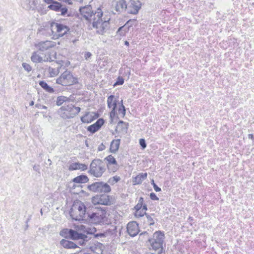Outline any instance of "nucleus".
I'll return each mask as SVG.
<instances>
[{"mask_svg": "<svg viewBox=\"0 0 254 254\" xmlns=\"http://www.w3.org/2000/svg\"><path fill=\"white\" fill-rule=\"evenodd\" d=\"M120 145V139H114L112 141L110 144V152L113 153H116L119 150Z\"/></svg>", "mask_w": 254, "mask_h": 254, "instance_id": "nucleus-20", "label": "nucleus"}, {"mask_svg": "<svg viewBox=\"0 0 254 254\" xmlns=\"http://www.w3.org/2000/svg\"><path fill=\"white\" fill-rule=\"evenodd\" d=\"M83 234L77 232V231L73 230L72 229L70 231V236L69 238L72 240H78L80 239L81 237H83Z\"/></svg>", "mask_w": 254, "mask_h": 254, "instance_id": "nucleus-27", "label": "nucleus"}, {"mask_svg": "<svg viewBox=\"0 0 254 254\" xmlns=\"http://www.w3.org/2000/svg\"><path fill=\"white\" fill-rule=\"evenodd\" d=\"M107 106L109 108H116L117 101L115 98V96L111 95L109 96L107 98Z\"/></svg>", "mask_w": 254, "mask_h": 254, "instance_id": "nucleus-23", "label": "nucleus"}, {"mask_svg": "<svg viewBox=\"0 0 254 254\" xmlns=\"http://www.w3.org/2000/svg\"><path fill=\"white\" fill-rule=\"evenodd\" d=\"M112 109L110 114V117L112 121L113 119L115 117L116 114V108H112Z\"/></svg>", "mask_w": 254, "mask_h": 254, "instance_id": "nucleus-41", "label": "nucleus"}, {"mask_svg": "<svg viewBox=\"0 0 254 254\" xmlns=\"http://www.w3.org/2000/svg\"><path fill=\"white\" fill-rule=\"evenodd\" d=\"M55 46V43L51 41H42L38 43L36 46L39 50L44 52Z\"/></svg>", "mask_w": 254, "mask_h": 254, "instance_id": "nucleus-15", "label": "nucleus"}, {"mask_svg": "<svg viewBox=\"0 0 254 254\" xmlns=\"http://www.w3.org/2000/svg\"><path fill=\"white\" fill-rule=\"evenodd\" d=\"M80 108L75 107L72 104H64L58 110L60 116L64 119L73 118L80 111Z\"/></svg>", "mask_w": 254, "mask_h": 254, "instance_id": "nucleus-3", "label": "nucleus"}, {"mask_svg": "<svg viewBox=\"0 0 254 254\" xmlns=\"http://www.w3.org/2000/svg\"><path fill=\"white\" fill-rule=\"evenodd\" d=\"M127 13L136 14L141 8V3L138 0H131L127 4Z\"/></svg>", "mask_w": 254, "mask_h": 254, "instance_id": "nucleus-12", "label": "nucleus"}, {"mask_svg": "<svg viewBox=\"0 0 254 254\" xmlns=\"http://www.w3.org/2000/svg\"><path fill=\"white\" fill-rule=\"evenodd\" d=\"M39 85L44 89L45 91L49 93H53L54 92V89L49 86L48 84L44 81H41L39 82Z\"/></svg>", "mask_w": 254, "mask_h": 254, "instance_id": "nucleus-31", "label": "nucleus"}, {"mask_svg": "<svg viewBox=\"0 0 254 254\" xmlns=\"http://www.w3.org/2000/svg\"><path fill=\"white\" fill-rule=\"evenodd\" d=\"M151 184L153 186V184H156L155 183H154V181L153 180H151Z\"/></svg>", "mask_w": 254, "mask_h": 254, "instance_id": "nucleus-59", "label": "nucleus"}, {"mask_svg": "<svg viewBox=\"0 0 254 254\" xmlns=\"http://www.w3.org/2000/svg\"><path fill=\"white\" fill-rule=\"evenodd\" d=\"M91 56V54L89 52H87L85 54V58L86 60L89 58Z\"/></svg>", "mask_w": 254, "mask_h": 254, "instance_id": "nucleus-50", "label": "nucleus"}, {"mask_svg": "<svg viewBox=\"0 0 254 254\" xmlns=\"http://www.w3.org/2000/svg\"><path fill=\"white\" fill-rule=\"evenodd\" d=\"M139 144L143 149L145 148L146 147L145 140L144 139L141 138L139 139Z\"/></svg>", "mask_w": 254, "mask_h": 254, "instance_id": "nucleus-42", "label": "nucleus"}, {"mask_svg": "<svg viewBox=\"0 0 254 254\" xmlns=\"http://www.w3.org/2000/svg\"><path fill=\"white\" fill-rule=\"evenodd\" d=\"M85 145H86V146L87 147H88V140H85Z\"/></svg>", "mask_w": 254, "mask_h": 254, "instance_id": "nucleus-55", "label": "nucleus"}, {"mask_svg": "<svg viewBox=\"0 0 254 254\" xmlns=\"http://www.w3.org/2000/svg\"><path fill=\"white\" fill-rule=\"evenodd\" d=\"M248 137H249V138L252 139H253L254 136L252 134H248Z\"/></svg>", "mask_w": 254, "mask_h": 254, "instance_id": "nucleus-54", "label": "nucleus"}, {"mask_svg": "<svg viewBox=\"0 0 254 254\" xmlns=\"http://www.w3.org/2000/svg\"><path fill=\"white\" fill-rule=\"evenodd\" d=\"M92 202L94 205H110L112 204L110 196L106 194L96 195L93 196L92 198Z\"/></svg>", "mask_w": 254, "mask_h": 254, "instance_id": "nucleus-11", "label": "nucleus"}, {"mask_svg": "<svg viewBox=\"0 0 254 254\" xmlns=\"http://www.w3.org/2000/svg\"><path fill=\"white\" fill-rule=\"evenodd\" d=\"M80 227L82 228V227H84V226L83 225H81Z\"/></svg>", "mask_w": 254, "mask_h": 254, "instance_id": "nucleus-61", "label": "nucleus"}, {"mask_svg": "<svg viewBox=\"0 0 254 254\" xmlns=\"http://www.w3.org/2000/svg\"><path fill=\"white\" fill-rule=\"evenodd\" d=\"M104 123V121L103 119H99L95 123L89 126L87 130L91 133H95L100 128Z\"/></svg>", "mask_w": 254, "mask_h": 254, "instance_id": "nucleus-16", "label": "nucleus"}, {"mask_svg": "<svg viewBox=\"0 0 254 254\" xmlns=\"http://www.w3.org/2000/svg\"><path fill=\"white\" fill-rule=\"evenodd\" d=\"M98 246L100 247V253H97L98 254H102V250L101 249V247H103V245L101 243H98Z\"/></svg>", "mask_w": 254, "mask_h": 254, "instance_id": "nucleus-51", "label": "nucleus"}, {"mask_svg": "<svg viewBox=\"0 0 254 254\" xmlns=\"http://www.w3.org/2000/svg\"><path fill=\"white\" fill-rule=\"evenodd\" d=\"M153 188L154 190L157 191H160L161 190V189L158 187L156 184H153Z\"/></svg>", "mask_w": 254, "mask_h": 254, "instance_id": "nucleus-48", "label": "nucleus"}, {"mask_svg": "<svg viewBox=\"0 0 254 254\" xmlns=\"http://www.w3.org/2000/svg\"><path fill=\"white\" fill-rule=\"evenodd\" d=\"M106 170L104 162L100 159H94L90 164L89 173L96 177H101Z\"/></svg>", "mask_w": 254, "mask_h": 254, "instance_id": "nucleus-9", "label": "nucleus"}, {"mask_svg": "<svg viewBox=\"0 0 254 254\" xmlns=\"http://www.w3.org/2000/svg\"><path fill=\"white\" fill-rule=\"evenodd\" d=\"M105 159L108 162V167L110 170L115 172L118 169L117 162L115 158L112 155H108Z\"/></svg>", "mask_w": 254, "mask_h": 254, "instance_id": "nucleus-14", "label": "nucleus"}, {"mask_svg": "<svg viewBox=\"0 0 254 254\" xmlns=\"http://www.w3.org/2000/svg\"><path fill=\"white\" fill-rule=\"evenodd\" d=\"M60 11H61V12L62 15H65L67 13V9L65 7H62V6L61 8L60 9Z\"/></svg>", "mask_w": 254, "mask_h": 254, "instance_id": "nucleus-43", "label": "nucleus"}, {"mask_svg": "<svg viewBox=\"0 0 254 254\" xmlns=\"http://www.w3.org/2000/svg\"><path fill=\"white\" fill-rule=\"evenodd\" d=\"M88 168L87 166L84 164L80 163L79 162L73 163L70 164L68 167V169L70 171L81 170L84 171L87 170Z\"/></svg>", "mask_w": 254, "mask_h": 254, "instance_id": "nucleus-18", "label": "nucleus"}, {"mask_svg": "<svg viewBox=\"0 0 254 254\" xmlns=\"http://www.w3.org/2000/svg\"><path fill=\"white\" fill-rule=\"evenodd\" d=\"M41 213L42 214V210H41Z\"/></svg>", "mask_w": 254, "mask_h": 254, "instance_id": "nucleus-62", "label": "nucleus"}, {"mask_svg": "<svg viewBox=\"0 0 254 254\" xmlns=\"http://www.w3.org/2000/svg\"><path fill=\"white\" fill-rule=\"evenodd\" d=\"M106 215V213L105 210H97L95 212H87L85 220L89 223L98 224L104 222Z\"/></svg>", "mask_w": 254, "mask_h": 254, "instance_id": "nucleus-7", "label": "nucleus"}, {"mask_svg": "<svg viewBox=\"0 0 254 254\" xmlns=\"http://www.w3.org/2000/svg\"><path fill=\"white\" fill-rule=\"evenodd\" d=\"M164 239V235L161 231H156L153 235V238L148 239V242L150 246V249L154 251L158 250V253L160 254L162 252V244Z\"/></svg>", "mask_w": 254, "mask_h": 254, "instance_id": "nucleus-5", "label": "nucleus"}, {"mask_svg": "<svg viewBox=\"0 0 254 254\" xmlns=\"http://www.w3.org/2000/svg\"><path fill=\"white\" fill-rule=\"evenodd\" d=\"M115 10L120 13L125 11L127 12V6L125 0H119L116 2L115 5Z\"/></svg>", "mask_w": 254, "mask_h": 254, "instance_id": "nucleus-17", "label": "nucleus"}, {"mask_svg": "<svg viewBox=\"0 0 254 254\" xmlns=\"http://www.w3.org/2000/svg\"><path fill=\"white\" fill-rule=\"evenodd\" d=\"M142 210L141 211H143L144 212H145V211L147 210V205L146 204H143L142 206Z\"/></svg>", "mask_w": 254, "mask_h": 254, "instance_id": "nucleus-52", "label": "nucleus"}, {"mask_svg": "<svg viewBox=\"0 0 254 254\" xmlns=\"http://www.w3.org/2000/svg\"><path fill=\"white\" fill-rule=\"evenodd\" d=\"M88 189L95 192L108 193L111 191V188L107 183L103 182H97L88 186Z\"/></svg>", "mask_w": 254, "mask_h": 254, "instance_id": "nucleus-10", "label": "nucleus"}, {"mask_svg": "<svg viewBox=\"0 0 254 254\" xmlns=\"http://www.w3.org/2000/svg\"><path fill=\"white\" fill-rule=\"evenodd\" d=\"M43 52L38 50L36 52L33 53L31 57V61L36 63H42L46 62H52L56 59V53L53 52V55H51L52 53L48 54V55L44 54L42 53Z\"/></svg>", "mask_w": 254, "mask_h": 254, "instance_id": "nucleus-8", "label": "nucleus"}, {"mask_svg": "<svg viewBox=\"0 0 254 254\" xmlns=\"http://www.w3.org/2000/svg\"><path fill=\"white\" fill-rule=\"evenodd\" d=\"M150 197L152 200H158L159 199V198L156 196V195L154 192L150 193Z\"/></svg>", "mask_w": 254, "mask_h": 254, "instance_id": "nucleus-44", "label": "nucleus"}, {"mask_svg": "<svg viewBox=\"0 0 254 254\" xmlns=\"http://www.w3.org/2000/svg\"><path fill=\"white\" fill-rule=\"evenodd\" d=\"M73 182L78 184L86 183L89 181V179L86 175H80L73 179Z\"/></svg>", "mask_w": 254, "mask_h": 254, "instance_id": "nucleus-24", "label": "nucleus"}, {"mask_svg": "<svg viewBox=\"0 0 254 254\" xmlns=\"http://www.w3.org/2000/svg\"><path fill=\"white\" fill-rule=\"evenodd\" d=\"M124 83V79L122 77H118L117 78V81L114 84V86L117 85H123Z\"/></svg>", "mask_w": 254, "mask_h": 254, "instance_id": "nucleus-38", "label": "nucleus"}, {"mask_svg": "<svg viewBox=\"0 0 254 254\" xmlns=\"http://www.w3.org/2000/svg\"><path fill=\"white\" fill-rule=\"evenodd\" d=\"M145 215V213L143 211H141V210H139L138 211H136L135 213V216L136 217H143Z\"/></svg>", "mask_w": 254, "mask_h": 254, "instance_id": "nucleus-40", "label": "nucleus"}, {"mask_svg": "<svg viewBox=\"0 0 254 254\" xmlns=\"http://www.w3.org/2000/svg\"><path fill=\"white\" fill-rule=\"evenodd\" d=\"M128 31L129 27L127 25V24H126L118 29L117 34L121 36H123L125 35L126 33H127Z\"/></svg>", "mask_w": 254, "mask_h": 254, "instance_id": "nucleus-30", "label": "nucleus"}, {"mask_svg": "<svg viewBox=\"0 0 254 254\" xmlns=\"http://www.w3.org/2000/svg\"><path fill=\"white\" fill-rule=\"evenodd\" d=\"M64 1L66 2H68L69 4L71 3L69 1H70V0H63Z\"/></svg>", "mask_w": 254, "mask_h": 254, "instance_id": "nucleus-57", "label": "nucleus"}, {"mask_svg": "<svg viewBox=\"0 0 254 254\" xmlns=\"http://www.w3.org/2000/svg\"><path fill=\"white\" fill-rule=\"evenodd\" d=\"M148 233L147 232H144L143 233H141L140 234V238L141 237L146 236V238H148Z\"/></svg>", "mask_w": 254, "mask_h": 254, "instance_id": "nucleus-49", "label": "nucleus"}, {"mask_svg": "<svg viewBox=\"0 0 254 254\" xmlns=\"http://www.w3.org/2000/svg\"><path fill=\"white\" fill-rule=\"evenodd\" d=\"M59 69L58 67L57 69L50 68H49V72L51 76H55L57 75L59 73Z\"/></svg>", "mask_w": 254, "mask_h": 254, "instance_id": "nucleus-37", "label": "nucleus"}, {"mask_svg": "<svg viewBox=\"0 0 254 254\" xmlns=\"http://www.w3.org/2000/svg\"><path fill=\"white\" fill-rule=\"evenodd\" d=\"M86 207L83 203L81 201L75 203L70 211V215L72 219L76 221H83L85 219Z\"/></svg>", "mask_w": 254, "mask_h": 254, "instance_id": "nucleus-4", "label": "nucleus"}, {"mask_svg": "<svg viewBox=\"0 0 254 254\" xmlns=\"http://www.w3.org/2000/svg\"><path fill=\"white\" fill-rule=\"evenodd\" d=\"M147 176L146 173H140L136 177L133 178L132 182L133 185H139L142 183V181L146 179Z\"/></svg>", "mask_w": 254, "mask_h": 254, "instance_id": "nucleus-19", "label": "nucleus"}, {"mask_svg": "<svg viewBox=\"0 0 254 254\" xmlns=\"http://www.w3.org/2000/svg\"><path fill=\"white\" fill-rule=\"evenodd\" d=\"M34 104V101H32L30 103V106H33Z\"/></svg>", "mask_w": 254, "mask_h": 254, "instance_id": "nucleus-56", "label": "nucleus"}, {"mask_svg": "<svg viewBox=\"0 0 254 254\" xmlns=\"http://www.w3.org/2000/svg\"><path fill=\"white\" fill-rule=\"evenodd\" d=\"M81 15L85 19L91 21H93L92 25L96 29V32L99 34H104L110 28V18L102 19L103 11L99 7L94 12L92 10L91 5H86L79 8Z\"/></svg>", "mask_w": 254, "mask_h": 254, "instance_id": "nucleus-1", "label": "nucleus"}, {"mask_svg": "<svg viewBox=\"0 0 254 254\" xmlns=\"http://www.w3.org/2000/svg\"><path fill=\"white\" fill-rule=\"evenodd\" d=\"M45 2L48 4L51 3V2L53 1V0H43Z\"/></svg>", "mask_w": 254, "mask_h": 254, "instance_id": "nucleus-53", "label": "nucleus"}, {"mask_svg": "<svg viewBox=\"0 0 254 254\" xmlns=\"http://www.w3.org/2000/svg\"><path fill=\"white\" fill-rule=\"evenodd\" d=\"M77 79L74 77L69 70H65L56 80V83L62 86H70L77 82Z\"/></svg>", "mask_w": 254, "mask_h": 254, "instance_id": "nucleus-6", "label": "nucleus"}, {"mask_svg": "<svg viewBox=\"0 0 254 254\" xmlns=\"http://www.w3.org/2000/svg\"><path fill=\"white\" fill-rule=\"evenodd\" d=\"M60 244L66 249H74L77 247V246L73 242L65 239H62L60 242Z\"/></svg>", "mask_w": 254, "mask_h": 254, "instance_id": "nucleus-21", "label": "nucleus"}, {"mask_svg": "<svg viewBox=\"0 0 254 254\" xmlns=\"http://www.w3.org/2000/svg\"><path fill=\"white\" fill-rule=\"evenodd\" d=\"M86 231L88 233H90V234L92 233V232H93L92 231L89 232L88 231H87V230H86Z\"/></svg>", "mask_w": 254, "mask_h": 254, "instance_id": "nucleus-60", "label": "nucleus"}, {"mask_svg": "<svg viewBox=\"0 0 254 254\" xmlns=\"http://www.w3.org/2000/svg\"><path fill=\"white\" fill-rule=\"evenodd\" d=\"M111 180H112V182H115L117 183L118 181L120 180V177L119 176H114L111 179Z\"/></svg>", "mask_w": 254, "mask_h": 254, "instance_id": "nucleus-45", "label": "nucleus"}, {"mask_svg": "<svg viewBox=\"0 0 254 254\" xmlns=\"http://www.w3.org/2000/svg\"><path fill=\"white\" fill-rule=\"evenodd\" d=\"M83 236H84L83 237H81L80 239L78 240H79L78 243L81 246H85L86 244V243L91 239L90 237H89L85 234H83Z\"/></svg>", "mask_w": 254, "mask_h": 254, "instance_id": "nucleus-32", "label": "nucleus"}, {"mask_svg": "<svg viewBox=\"0 0 254 254\" xmlns=\"http://www.w3.org/2000/svg\"><path fill=\"white\" fill-rule=\"evenodd\" d=\"M127 231L130 236H135L139 232L138 224L135 221L129 222L127 225Z\"/></svg>", "mask_w": 254, "mask_h": 254, "instance_id": "nucleus-13", "label": "nucleus"}, {"mask_svg": "<svg viewBox=\"0 0 254 254\" xmlns=\"http://www.w3.org/2000/svg\"><path fill=\"white\" fill-rule=\"evenodd\" d=\"M34 3V1L32 0H24L23 3V7L28 10L33 9L32 5Z\"/></svg>", "mask_w": 254, "mask_h": 254, "instance_id": "nucleus-29", "label": "nucleus"}, {"mask_svg": "<svg viewBox=\"0 0 254 254\" xmlns=\"http://www.w3.org/2000/svg\"><path fill=\"white\" fill-rule=\"evenodd\" d=\"M125 44L128 46L129 45V43L127 41H125Z\"/></svg>", "mask_w": 254, "mask_h": 254, "instance_id": "nucleus-58", "label": "nucleus"}, {"mask_svg": "<svg viewBox=\"0 0 254 254\" xmlns=\"http://www.w3.org/2000/svg\"><path fill=\"white\" fill-rule=\"evenodd\" d=\"M70 100L68 97L64 96H59L57 98L56 104L60 106H61L63 103H64V104H68V103H70Z\"/></svg>", "mask_w": 254, "mask_h": 254, "instance_id": "nucleus-26", "label": "nucleus"}, {"mask_svg": "<svg viewBox=\"0 0 254 254\" xmlns=\"http://www.w3.org/2000/svg\"><path fill=\"white\" fill-rule=\"evenodd\" d=\"M22 66L24 69L28 72H30L32 70L31 66L27 63H23L22 64Z\"/></svg>", "mask_w": 254, "mask_h": 254, "instance_id": "nucleus-39", "label": "nucleus"}, {"mask_svg": "<svg viewBox=\"0 0 254 254\" xmlns=\"http://www.w3.org/2000/svg\"><path fill=\"white\" fill-rule=\"evenodd\" d=\"M35 107L39 108V109H47V107L46 106H45L44 105H41L40 104H37L35 105Z\"/></svg>", "mask_w": 254, "mask_h": 254, "instance_id": "nucleus-46", "label": "nucleus"}, {"mask_svg": "<svg viewBox=\"0 0 254 254\" xmlns=\"http://www.w3.org/2000/svg\"><path fill=\"white\" fill-rule=\"evenodd\" d=\"M105 149V146L103 144V143H101L98 148V151H103Z\"/></svg>", "mask_w": 254, "mask_h": 254, "instance_id": "nucleus-47", "label": "nucleus"}, {"mask_svg": "<svg viewBox=\"0 0 254 254\" xmlns=\"http://www.w3.org/2000/svg\"><path fill=\"white\" fill-rule=\"evenodd\" d=\"M144 213L145 215L144 221L146 224L149 225H153L154 224V220L153 219L154 214H151L149 215L147 214L146 212H144Z\"/></svg>", "mask_w": 254, "mask_h": 254, "instance_id": "nucleus-28", "label": "nucleus"}, {"mask_svg": "<svg viewBox=\"0 0 254 254\" xmlns=\"http://www.w3.org/2000/svg\"><path fill=\"white\" fill-rule=\"evenodd\" d=\"M91 118L92 116L89 113H87L83 117L81 118V121L83 123H89L92 121Z\"/></svg>", "mask_w": 254, "mask_h": 254, "instance_id": "nucleus-33", "label": "nucleus"}, {"mask_svg": "<svg viewBox=\"0 0 254 254\" xmlns=\"http://www.w3.org/2000/svg\"><path fill=\"white\" fill-rule=\"evenodd\" d=\"M50 5L48 6V8L54 10L55 11H59L61 8L62 4L61 3L53 0V1L50 3Z\"/></svg>", "mask_w": 254, "mask_h": 254, "instance_id": "nucleus-25", "label": "nucleus"}, {"mask_svg": "<svg viewBox=\"0 0 254 254\" xmlns=\"http://www.w3.org/2000/svg\"><path fill=\"white\" fill-rule=\"evenodd\" d=\"M119 114L121 115L122 117H124L126 115V109L123 105V100L121 101V105L118 109Z\"/></svg>", "mask_w": 254, "mask_h": 254, "instance_id": "nucleus-34", "label": "nucleus"}, {"mask_svg": "<svg viewBox=\"0 0 254 254\" xmlns=\"http://www.w3.org/2000/svg\"><path fill=\"white\" fill-rule=\"evenodd\" d=\"M71 230V229H64L60 232V235L64 238L69 237Z\"/></svg>", "mask_w": 254, "mask_h": 254, "instance_id": "nucleus-35", "label": "nucleus"}, {"mask_svg": "<svg viewBox=\"0 0 254 254\" xmlns=\"http://www.w3.org/2000/svg\"><path fill=\"white\" fill-rule=\"evenodd\" d=\"M128 129V124L123 121H120L117 125L116 130H119L120 132H121L123 133H126L127 132V130Z\"/></svg>", "mask_w": 254, "mask_h": 254, "instance_id": "nucleus-22", "label": "nucleus"}, {"mask_svg": "<svg viewBox=\"0 0 254 254\" xmlns=\"http://www.w3.org/2000/svg\"><path fill=\"white\" fill-rule=\"evenodd\" d=\"M69 30V28L65 25L53 22L50 24V32H49V34L53 39H58L67 35Z\"/></svg>", "mask_w": 254, "mask_h": 254, "instance_id": "nucleus-2", "label": "nucleus"}, {"mask_svg": "<svg viewBox=\"0 0 254 254\" xmlns=\"http://www.w3.org/2000/svg\"><path fill=\"white\" fill-rule=\"evenodd\" d=\"M143 198L142 197H140L138 203L135 206L134 209L136 211H138L141 210L142 205L143 204Z\"/></svg>", "mask_w": 254, "mask_h": 254, "instance_id": "nucleus-36", "label": "nucleus"}]
</instances>
